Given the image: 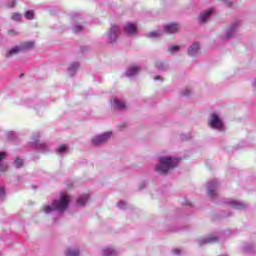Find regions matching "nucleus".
Here are the masks:
<instances>
[{"mask_svg":"<svg viewBox=\"0 0 256 256\" xmlns=\"http://www.w3.org/2000/svg\"><path fill=\"white\" fill-rule=\"evenodd\" d=\"M181 29V26L178 23H171L164 26L165 33H177Z\"/></svg>","mask_w":256,"mask_h":256,"instance_id":"nucleus-11","label":"nucleus"},{"mask_svg":"<svg viewBox=\"0 0 256 256\" xmlns=\"http://www.w3.org/2000/svg\"><path fill=\"white\" fill-rule=\"evenodd\" d=\"M182 95H183L184 97H187V96L191 95V89L186 88V89L182 92Z\"/></svg>","mask_w":256,"mask_h":256,"instance_id":"nucleus-34","label":"nucleus"},{"mask_svg":"<svg viewBox=\"0 0 256 256\" xmlns=\"http://www.w3.org/2000/svg\"><path fill=\"white\" fill-rule=\"evenodd\" d=\"M119 35H121V28L117 25H112L109 34H108V39L110 43H115L117 41Z\"/></svg>","mask_w":256,"mask_h":256,"instance_id":"nucleus-8","label":"nucleus"},{"mask_svg":"<svg viewBox=\"0 0 256 256\" xmlns=\"http://www.w3.org/2000/svg\"><path fill=\"white\" fill-rule=\"evenodd\" d=\"M124 33H126V35H135V33H137V25L128 22L124 27Z\"/></svg>","mask_w":256,"mask_h":256,"instance_id":"nucleus-13","label":"nucleus"},{"mask_svg":"<svg viewBox=\"0 0 256 256\" xmlns=\"http://www.w3.org/2000/svg\"><path fill=\"white\" fill-rule=\"evenodd\" d=\"M39 137H41V133L39 132H36L32 136L33 142L30 143V147L41 151V153H47V151H49V145L47 143H39Z\"/></svg>","mask_w":256,"mask_h":256,"instance_id":"nucleus-4","label":"nucleus"},{"mask_svg":"<svg viewBox=\"0 0 256 256\" xmlns=\"http://www.w3.org/2000/svg\"><path fill=\"white\" fill-rule=\"evenodd\" d=\"M102 255L103 256H118L119 252L113 248H105L102 250Z\"/></svg>","mask_w":256,"mask_h":256,"instance_id":"nucleus-18","label":"nucleus"},{"mask_svg":"<svg viewBox=\"0 0 256 256\" xmlns=\"http://www.w3.org/2000/svg\"><path fill=\"white\" fill-rule=\"evenodd\" d=\"M201 55V45L199 42L193 43V57H199Z\"/></svg>","mask_w":256,"mask_h":256,"instance_id":"nucleus-20","label":"nucleus"},{"mask_svg":"<svg viewBox=\"0 0 256 256\" xmlns=\"http://www.w3.org/2000/svg\"><path fill=\"white\" fill-rule=\"evenodd\" d=\"M15 5H17V1L15 0H11L6 3V7H8V9H12V7H15Z\"/></svg>","mask_w":256,"mask_h":256,"instance_id":"nucleus-28","label":"nucleus"},{"mask_svg":"<svg viewBox=\"0 0 256 256\" xmlns=\"http://www.w3.org/2000/svg\"><path fill=\"white\" fill-rule=\"evenodd\" d=\"M71 203V197L67 194H63L59 200H54L51 206H45L44 211L46 213H53V211L63 212Z\"/></svg>","mask_w":256,"mask_h":256,"instance_id":"nucleus-2","label":"nucleus"},{"mask_svg":"<svg viewBox=\"0 0 256 256\" xmlns=\"http://www.w3.org/2000/svg\"><path fill=\"white\" fill-rule=\"evenodd\" d=\"M79 69V62H74L70 65L68 68V73L70 74V77H73L75 73H77V70Z\"/></svg>","mask_w":256,"mask_h":256,"instance_id":"nucleus-19","label":"nucleus"},{"mask_svg":"<svg viewBox=\"0 0 256 256\" xmlns=\"http://www.w3.org/2000/svg\"><path fill=\"white\" fill-rule=\"evenodd\" d=\"M114 109L116 111H123L125 109V101L119 99V98H114V103H113Z\"/></svg>","mask_w":256,"mask_h":256,"instance_id":"nucleus-15","label":"nucleus"},{"mask_svg":"<svg viewBox=\"0 0 256 256\" xmlns=\"http://www.w3.org/2000/svg\"><path fill=\"white\" fill-rule=\"evenodd\" d=\"M168 51H169L170 53H177V51H179V46H170V47L168 48Z\"/></svg>","mask_w":256,"mask_h":256,"instance_id":"nucleus-32","label":"nucleus"},{"mask_svg":"<svg viewBox=\"0 0 256 256\" xmlns=\"http://www.w3.org/2000/svg\"><path fill=\"white\" fill-rule=\"evenodd\" d=\"M219 187V181L213 179L207 183L208 197H217V188Z\"/></svg>","mask_w":256,"mask_h":256,"instance_id":"nucleus-7","label":"nucleus"},{"mask_svg":"<svg viewBox=\"0 0 256 256\" xmlns=\"http://www.w3.org/2000/svg\"><path fill=\"white\" fill-rule=\"evenodd\" d=\"M156 67L158 71H167V65H165L163 62H157Z\"/></svg>","mask_w":256,"mask_h":256,"instance_id":"nucleus-25","label":"nucleus"},{"mask_svg":"<svg viewBox=\"0 0 256 256\" xmlns=\"http://www.w3.org/2000/svg\"><path fill=\"white\" fill-rule=\"evenodd\" d=\"M217 241H219V238L217 236H215L214 234H211V235L207 236L206 238L198 240L197 244L199 245V247H201V245L217 243Z\"/></svg>","mask_w":256,"mask_h":256,"instance_id":"nucleus-10","label":"nucleus"},{"mask_svg":"<svg viewBox=\"0 0 256 256\" xmlns=\"http://www.w3.org/2000/svg\"><path fill=\"white\" fill-rule=\"evenodd\" d=\"M245 251H253V245L245 246Z\"/></svg>","mask_w":256,"mask_h":256,"instance_id":"nucleus-38","label":"nucleus"},{"mask_svg":"<svg viewBox=\"0 0 256 256\" xmlns=\"http://www.w3.org/2000/svg\"><path fill=\"white\" fill-rule=\"evenodd\" d=\"M12 20L13 21H21V14H19V13L12 14Z\"/></svg>","mask_w":256,"mask_h":256,"instance_id":"nucleus-31","label":"nucleus"},{"mask_svg":"<svg viewBox=\"0 0 256 256\" xmlns=\"http://www.w3.org/2000/svg\"><path fill=\"white\" fill-rule=\"evenodd\" d=\"M117 207H118L119 209H125V208L127 207V203H125V201H123V200H120V201L118 202V204H117Z\"/></svg>","mask_w":256,"mask_h":256,"instance_id":"nucleus-30","label":"nucleus"},{"mask_svg":"<svg viewBox=\"0 0 256 256\" xmlns=\"http://www.w3.org/2000/svg\"><path fill=\"white\" fill-rule=\"evenodd\" d=\"M8 33L9 35H15V30H10Z\"/></svg>","mask_w":256,"mask_h":256,"instance_id":"nucleus-41","label":"nucleus"},{"mask_svg":"<svg viewBox=\"0 0 256 256\" xmlns=\"http://www.w3.org/2000/svg\"><path fill=\"white\" fill-rule=\"evenodd\" d=\"M186 205H190L191 206V202H186Z\"/></svg>","mask_w":256,"mask_h":256,"instance_id":"nucleus-43","label":"nucleus"},{"mask_svg":"<svg viewBox=\"0 0 256 256\" xmlns=\"http://www.w3.org/2000/svg\"><path fill=\"white\" fill-rule=\"evenodd\" d=\"M154 80H155V81H163V78H161V76H156V77L154 78Z\"/></svg>","mask_w":256,"mask_h":256,"instance_id":"nucleus-40","label":"nucleus"},{"mask_svg":"<svg viewBox=\"0 0 256 256\" xmlns=\"http://www.w3.org/2000/svg\"><path fill=\"white\" fill-rule=\"evenodd\" d=\"M78 19H83V15L81 14H74L72 17L73 21H77Z\"/></svg>","mask_w":256,"mask_h":256,"instance_id":"nucleus-35","label":"nucleus"},{"mask_svg":"<svg viewBox=\"0 0 256 256\" xmlns=\"http://www.w3.org/2000/svg\"><path fill=\"white\" fill-rule=\"evenodd\" d=\"M172 253L173 255H181V253H183V250L176 248L172 250Z\"/></svg>","mask_w":256,"mask_h":256,"instance_id":"nucleus-36","label":"nucleus"},{"mask_svg":"<svg viewBox=\"0 0 256 256\" xmlns=\"http://www.w3.org/2000/svg\"><path fill=\"white\" fill-rule=\"evenodd\" d=\"M221 1H223L226 7H231L233 5V2H231L230 0H221Z\"/></svg>","mask_w":256,"mask_h":256,"instance_id":"nucleus-37","label":"nucleus"},{"mask_svg":"<svg viewBox=\"0 0 256 256\" xmlns=\"http://www.w3.org/2000/svg\"><path fill=\"white\" fill-rule=\"evenodd\" d=\"M73 31H74V33H81V31H83V26H81V25H75V26L73 27Z\"/></svg>","mask_w":256,"mask_h":256,"instance_id":"nucleus-29","label":"nucleus"},{"mask_svg":"<svg viewBox=\"0 0 256 256\" xmlns=\"http://www.w3.org/2000/svg\"><path fill=\"white\" fill-rule=\"evenodd\" d=\"M188 54H189V55H193V46H190V47L188 48Z\"/></svg>","mask_w":256,"mask_h":256,"instance_id":"nucleus-39","label":"nucleus"},{"mask_svg":"<svg viewBox=\"0 0 256 256\" xmlns=\"http://www.w3.org/2000/svg\"><path fill=\"white\" fill-rule=\"evenodd\" d=\"M67 151H69V147H67V145H62L57 149V153L59 155H63V153H67Z\"/></svg>","mask_w":256,"mask_h":256,"instance_id":"nucleus-23","label":"nucleus"},{"mask_svg":"<svg viewBox=\"0 0 256 256\" xmlns=\"http://www.w3.org/2000/svg\"><path fill=\"white\" fill-rule=\"evenodd\" d=\"M179 161V158L171 156L161 157L159 158V164L156 165L155 169L158 173L165 175V173H168L169 169L177 167V165H179Z\"/></svg>","mask_w":256,"mask_h":256,"instance_id":"nucleus-1","label":"nucleus"},{"mask_svg":"<svg viewBox=\"0 0 256 256\" xmlns=\"http://www.w3.org/2000/svg\"><path fill=\"white\" fill-rule=\"evenodd\" d=\"M89 194H83L81 195L77 202L76 205H78V207H84L85 203H87V201H89Z\"/></svg>","mask_w":256,"mask_h":256,"instance_id":"nucleus-17","label":"nucleus"},{"mask_svg":"<svg viewBox=\"0 0 256 256\" xmlns=\"http://www.w3.org/2000/svg\"><path fill=\"white\" fill-rule=\"evenodd\" d=\"M35 17V13L33 12V10H28L25 12V18L26 19H33Z\"/></svg>","mask_w":256,"mask_h":256,"instance_id":"nucleus-26","label":"nucleus"},{"mask_svg":"<svg viewBox=\"0 0 256 256\" xmlns=\"http://www.w3.org/2000/svg\"><path fill=\"white\" fill-rule=\"evenodd\" d=\"M241 26V21L237 20L229 25L224 34V39H233L237 31H239V27Z\"/></svg>","mask_w":256,"mask_h":256,"instance_id":"nucleus-5","label":"nucleus"},{"mask_svg":"<svg viewBox=\"0 0 256 256\" xmlns=\"http://www.w3.org/2000/svg\"><path fill=\"white\" fill-rule=\"evenodd\" d=\"M160 35H161V32L153 31V32H149L147 34V37H149L150 39H155V38L159 37Z\"/></svg>","mask_w":256,"mask_h":256,"instance_id":"nucleus-24","label":"nucleus"},{"mask_svg":"<svg viewBox=\"0 0 256 256\" xmlns=\"http://www.w3.org/2000/svg\"><path fill=\"white\" fill-rule=\"evenodd\" d=\"M6 137L8 141H16L17 140V134L13 131H10L6 134Z\"/></svg>","mask_w":256,"mask_h":256,"instance_id":"nucleus-22","label":"nucleus"},{"mask_svg":"<svg viewBox=\"0 0 256 256\" xmlns=\"http://www.w3.org/2000/svg\"><path fill=\"white\" fill-rule=\"evenodd\" d=\"M65 256H79L78 248H76V249L68 248L65 251Z\"/></svg>","mask_w":256,"mask_h":256,"instance_id":"nucleus-21","label":"nucleus"},{"mask_svg":"<svg viewBox=\"0 0 256 256\" xmlns=\"http://www.w3.org/2000/svg\"><path fill=\"white\" fill-rule=\"evenodd\" d=\"M14 165H15V167H17V169H20V167H23V160L20 159V158H17V159L14 161Z\"/></svg>","mask_w":256,"mask_h":256,"instance_id":"nucleus-27","label":"nucleus"},{"mask_svg":"<svg viewBox=\"0 0 256 256\" xmlns=\"http://www.w3.org/2000/svg\"><path fill=\"white\" fill-rule=\"evenodd\" d=\"M113 132H106L104 134L98 135L92 139V143L94 145H101L105 143L107 140L111 139Z\"/></svg>","mask_w":256,"mask_h":256,"instance_id":"nucleus-9","label":"nucleus"},{"mask_svg":"<svg viewBox=\"0 0 256 256\" xmlns=\"http://www.w3.org/2000/svg\"><path fill=\"white\" fill-rule=\"evenodd\" d=\"M253 87H255V89H256V79H255V81L253 82Z\"/></svg>","mask_w":256,"mask_h":256,"instance_id":"nucleus-42","label":"nucleus"},{"mask_svg":"<svg viewBox=\"0 0 256 256\" xmlns=\"http://www.w3.org/2000/svg\"><path fill=\"white\" fill-rule=\"evenodd\" d=\"M228 203L231 207H233L234 209H238L239 211H244V209H247V204L239 202L237 200H231Z\"/></svg>","mask_w":256,"mask_h":256,"instance_id":"nucleus-14","label":"nucleus"},{"mask_svg":"<svg viewBox=\"0 0 256 256\" xmlns=\"http://www.w3.org/2000/svg\"><path fill=\"white\" fill-rule=\"evenodd\" d=\"M5 199V188L0 187V201Z\"/></svg>","mask_w":256,"mask_h":256,"instance_id":"nucleus-33","label":"nucleus"},{"mask_svg":"<svg viewBox=\"0 0 256 256\" xmlns=\"http://www.w3.org/2000/svg\"><path fill=\"white\" fill-rule=\"evenodd\" d=\"M139 71V67L131 66L126 70V77H135V75H137Z\"/></svg>","mask_w":256,"mask_h":256,"instance_id":"nucleus-16","label":"nucleus"},{"mask_svg":"<svg viewBox=\"0 0 256 256\" xmlns=\"http://www.w3.org/2000/svg\"><path fill=\"white\" fill-rule=\"evenodd\" d=\"M35 46V42L29 41V42H24L21 46H15L12 48L7 54L6 57H11V55H15V53H19V51H25L27 49H33Z\"/></svg>","mask_w":256,"mask_h":256,"instance_id":"nucleus-6","label":"nucleus"},{"mask_svg":"<svg viewBox=\"0 0 256 256\" xmlns=\"http://www.w3.org/2000/svg\"><path fill=\"white\" fill-rule=\"evenodd\" d=\"M208 125L211 127V129H215L216 131H225V123L221 117H219V114L215 112L210 115L208 119Z\"/></svg>","mask_w":256,"mask_h":256,"instance_id":"nucleus-3","label":"nucleus"},{"mask_svg":"<svg viewBox=\"0 0 256 256\" xmlns=\"http://www.w3.org/2000/svg\"><path fill=\"white\" fill-rule=\"evenodd\" d=\"M212 15H213V10L211 9L203 11L198 18L199 23L201 24L206 23L207 21H209V17H211Z\"/></svg>","mask_w":256,"mask_h":256,"instance_id":"nucleus-12","label":"nucleus"}]
</instances>
